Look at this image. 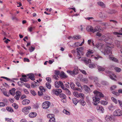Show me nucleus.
Masks as SVG:
<instances>
[{
  "instance_id": "f257e3e1",
  "label": "nucleus",
  "mask_w": 122,
  "mask_h": 122,
  "mask_svg": "<svg viewBox=\"0 0 122 122\" xmlns=\"http://www.w3.org/2000/svg\"><path fill=\"white\" fill-rule=\"evenodd\" d=\"M99 27V26H97L95 27L94 29L92 27L89 26L87 27L86 30L88 32H91L93 33H94L95 32L99 31L100 29Z\"/></svg>"
},
{
  "instance_id": "f03ea898",
  "label": "nucleus",
  "mask_w": 122,
  "mask_h": 122,
  "mask_svg": "<svg viewBox=\"0 0 122 122\" xmlns=\"http://www.w3.org/2000/svg\"><path fill=\"white\" fill-rule=\"evenodd\" d=\"M83 49V48L82 47L77 48L76 49L78 53L77 56L79 57V59L81 57V56L83 55V53L82 51Z\"/></svg>"
},
{
  "instance_id": "7ed1b4c3",
  "label": "nucleus",
  "mask_w": 122,
  "mask_h": 122,
  "mask_svg": "<svg viewBox=\"0 0 122 122\" xmlns=\"http://www.w3.org/2000/svg\"><path fill=\"white\" fill-rule=\"evenodd\" d=\"M93 101L92 102L93 104L96 106L100 102V99L97 96H96L93 97Z\"/></svg>"
},
{
  "instance_id": "20e7f679",
  "label": "nucleus",
  "mask_w": 122,
  "mask_h": 122,
  "mask_svg": "<svg viewBox=\"0 0 122 122\" xmlns=\"http://www.w3.org/2000/svg\"><path fill=\"white\" fill-rule=\"evenodd\" d=\"M62 92L61 89H53L51 93L52 94L58 96Z\"/></svg>"
},
{
  "instance_id": "39448f33",
  "label": "nucleus",
  "mask_w": 122,
  "mask_h": 122,
  "mask_svg": "<svg viewBox=\"0 0 122 122\" xmlns=\"http://www.w3.org/2000/svg\"><path fill=\"white\" fill-rule=\"evenodd\" d=\"M31 109V107L30 106L25 107L23 108L22 111L26 115L29 112V111Z\"/></svg>"
},
{
  "instance_id": "423d86ee",
  "label": "nucleus",
  "mask_w": 122,
  "mask_h": 122,
  "mask_svg": "<svg viewBox=\"0 0 122 122\" xmlns=\"http://www.w3.org/2000/svg\"><path fill=\"white\" fill-rule=\"evenodd\" d=\"M95 46L100 50H103L104 47V45L102 43H98L96 44Z\"/></svg>"
},
{
  "instance_id": "0eeeda50",
  "label": "nucleus",
  "mask_w": 122,
  "mask_h": 122,
  "mask_svg": "<svg viewBox=\"0 0 122 122\" xmlns=\"http://www.w3.org/2000/svg\"><path fill=\"white\" fill-rule=\"evenodd\" d=\"M114 116H120L122 115V111L119 109H117L113 112Z\"/></svg>"
},
{
  "instance_id": "6e6552de",
  "label": "nucleus",
  "mask_w": 122,
  "mask_h": 122,
  "mask_svg": "<svg viewBox=\"0 0 122 122\" xmlns=\"http://www.w3.org/2000/svg\"><path fill=\"white\" fill-rule=\"evenodd\" d=\"M104 54H112V51H111V47H106L104 50Z\"/></svg>"
},
{
  "instance_id": "1a4fd4ad",
  "label": "nucleus",
  "mask_w": 122,
  "mask_h": 122,
  "mask_svg": "<svg viewBox=\"0 0 122 122\" xmlns=\"http://www.w3.org/2000/svg\"><path fill=\"white\" fill-rule=\"evenodd\" d=\"M93 93L95 94H96V96H97V97H98L99 96L100 97H104V95L102 92H99L97 90L94 91Z\"/></svg>"
},
{
  "instance_id": "9d476101",
  "label": "nucleus",
  "mask_w": 122,
  "mask_h": 122,
  "mask_svg": "<svg viewBox=\"0 0 122 122\" xmlns=\"http://www.w3.org/2000/svg\"><path fill=\"white\" fill-rule=\"evenodd\" d=\"M50 104V102L46 101L44 102L42 104V107L44 109H46L48 108Z\"/></svg>"
},
{
  "instance_id": "9b49d317",
  "label": "nucleus",
  "mask_w": 122,
  "mask_h": 122,
  "mask_svg": "<svg viewBox=\"0 0 122 122\" xmlns=\"http://www.w3.org/2000/svg\"><path fill=\"white\" fill-rule=\"evenodd\" d=\"M96 109L98 112L101 113H103L104 111L103 107L101 105L97 106V107Z\"/></svg>"
},
{
  "instance_id": "f8f14e48",
  "label": "nucleus",
  "mask_w": 122,
  "mask_h": 122,
  "mask_svg": "<svg viewBox=\"0 0 122 122\" xmlns=\"http://www.w3.org/2000/svg\"><path fill=\"white\" fill-rule=\"evenodd\" d=\"M63 83L60 81H59L58 82L56 81L55 83V86L56 88H59L60 86H62V85Z\"/></svg>"
},
{
  "instance_id": "ddd939ff",
  "label": "nucleus",
  "mask_w": 122,
  "mask_h": 122,
  "mask_svg": "<svg viewBox=\"0 0 122 122\" xmlns=\"http://www.w3.org/2000/svg\"><path fill=\"white\" fill-rule=\"evenodd\" d=\"M69 73L71 75L73 76L77 74L78 73V71L76 70H74L73 71H69Z\"/></svg>"
},
{
  "instance_id": "4468645a",
  "label": "nucleus",
  "mask_w": 122,
  "mask_h": 122,
  "mask_svg": "<svg viewBox=\"0 0 122 122\" xmlns=\"http://www.w3.org/2000/svg\"><path fill=\"white\" fill-rule=\"evenodd\" d=\"M81 38V36L79 35H77L73 37L69 36V39H73L78 40L80 39Z\"/></svg>"
},
{
  "instance_id": "2eb2a0df",
  "label": "nucleus",
  "mask_w": 122,
  "mask_h": 122,
  "mask_svg": "<svg viewBox=\"0 0 122 122\" xmlns=\"http://www.w3.org/2000/svg\"><path fill=\"white\" fill-rule=\"evenodd\" d=\"M83 87L84 89L86 92H89L90 91V89L88 86L86 85H84Z\"/></svg>"
},
{
  "instance_id": "dca6fc26",
  "label": "nucleus",
  "mask_w": 122,
  "mask_h": 122,
  "mask_svg": "<svg viewBox=\"0 0 122 122\" xmlns=\"http://www.w3.org/2000/svg\"><path fill=\"white\" fill-rule=\"evenodd\" d=\"M79 77L80 78L79 79L82 82H84L85 83H87L88 82V80L86 78H83L82 79V76L81 75H79Z\"/></svg>"
},
{
  "instance_id": "f3484780",
  "label": "nucleus",
  "mask_w": 122,
  "mask_h": 122,
  "mask_svg": "<svg viewBox=\"0 0 122 122\" xmlns=\"http://www.w3.org/2000/svg\"><path fill=\"white\" fill-rule=\"evenodd\" d=\"M93 52L92 50H89L87 52L86 54V55L88 57H90V56L92 57L93 56L92 55Z\"/></svg>"
},
{
  "instance_id": "a211bd4d",
  "label": "nucleus",
  "mask_w": 122,
  "mask_h": 122,
  "mask_svg": "<svg viewBox=\"0 0 122 122\" xmlns=\"http://www.w3.org/2000/svg\"><path fill=\"white\" fill-rule=\"evenodd\" d=\"M37 115V113L35 112H31L29 114V117L31 118L34 117H36Z\"/></svg>"
},
{
  "instance_id": "6ab92c4d",
  "label": "nucleus",
  "mask_w": 122,
  "mask_h": 122,
  "mask_svg": "<svg viewBox=\"0 0 122 122\" xmlns=\"http://www.w3.org/2000/svg\"><path fill=\"white\" fill-rule=\"evenodd\" d=\"M28 76V78H30V79L31 80L34 81L35 80V78H34V74L31 73L27 75Z\"/></svg>"
},
{
  "instance_id": "aec40b11",
  "label": "nucleus",
  "mask_w": 122,
  "mask_h": 122,
  "mask_svg": "<svg viewBox=\"0 0 122 122\" xmlns=\"http://www.w3.org/2000/svg\"><path fill=\"white\" fill-rule=\"evenodd\" d=\"M97 4L102 8H104L105 7V5L104 3L102 2L99 1L97 3Z\"/></svg>"
},
{
  "instance_id": "412c9836",
  "label": "nucleus",
  "mask_w": 122,
  "mask_h": 122,
  "mask_svg": "<svg viewBox=\"0 0 122 122\" xmlns=\"http://www.w3.org/2000/svg\"><path fill=\"white\" fill-rule=\"evenodd\" d=\"M109 58L110 60H111L117 62L118 60L116 58L113 57L111 55H109Z\"/></svg>"
},
{
  "instance_id": "4be33fe9",
  "label": "nucleus",
  "mask_w": 122,
  "mask_h": 122,
  "mask_svg": "<svg viewBox=\"0 0 122 122\" xmlns=\"http://www.w3.org/2000/svg\"><path fill=\"white\" fill-rule=\"evenodd\" d=\"M30 102V101L29 100L25 99L23 100L22 103L23 105L28 104Z\"/></svg>"
},
{
  "instance_id": "5701e85b",
  "label": "nucleus",
  "mask_w": 122,
  "mask_h": 122,
  "mask_svg": "<svg viewBox=\"0 0 122 122\" xmlns=\"http://www.w3.org/2000/svg\"><path fill=\"white\" fill-rule=\"evenodd\" d=\"M109 77L111 79L115 81H116V79L114 78H116V76L114 74H112L111 75H110Z\"/></svg>"
},
{
  "instance_id": "b1692460",
  "label": "nucleus",
  "mask_w": 122,
  "mask_h": 122,
  "mask_svg": "<svg viewBox=\"0 0 122 122\" xmlns=\"http://www.w3.org/2000/svg\"><path fill=\"white\" fill-rule=\"evenodd\" d=\"M120 33H118L117 32H114L113 33L114 34L117 35V37H119V35H122V28L121 29V30L119 31Z\"/></svg>"
},
{
  "instance_id": "393cba45",
  "label": "nucleus",
  "mask_w": 122,
  "mask_h": 122,
  "mask_svg": "<svg viewBox=\"0 0 122 122\" xmlns=\"http://www.w3.org/2000/svg\"><path fill=\"white\" fill-rule=\"evenodd\" d=\"M73 102L75 105H76L77 103L79 102V100H78L77 99L75 98H74L72 100Z\"/></svg>"
},
{
  "instance_id": "a878e982",
  "label": "nucleus",
  "mask_w": 122,
  "mask_h": 122,
  "mask_svg": "<svg viewBox=\"0 0 122 122\" xmlns=\"http://www.w3.org/2000/svg\"><path fill=\"white\" fill-rule=\"evenodd\" d=\"M105 119L108 121H110L112 119V117L108 115H106L105 117Z\"/></svg>"
},
{
  "instance_id": "bb28decb",
  "label": "nucleus",
  "mask_w": 122,
  "mask_h": 122,
  "mask_svg": "<svg viewBox=\"0 0 122 122\" xmlns=\"http://www.w3.org/2000/svg\"><path fill=\"white\" fill-rule=\"evenodd\" d=\"M20 80L21 81H23L25 82L27 81L28 80V77H25L24 78L22 77L20 78Z\"/></svg>"
},
{
  "instance_id": "cd10ccee",
  "label": "nucleus",
  "mask_w": 122,
  "mask_h": 122,
  "mask_svg": "<svg viewBox=\"0 0 122 122\" xmlns=\"http://www.w3.org/2000/svg\"><path fill=\"white\" fill-rule=\"evenodd\" d=\"M6 109L8 111L10 112H14V111L13 109L10 107H7L6 108Z\"/></svg>"
},
{
  "instance_id": "c85d7f7f",
  "label": "nucleus",
  "mask_w": 122,
  "mask_h": 122,
  "mask_svg": "<svg viewBox=\"0 0 122 122\" xmlns=\"http://www.w3.org/2000/svg\"><path fill=\"white\" fill-rule=\"evenodd\" d=\"M78 102H80L81 104L83 106H84L86 104V102L85 101L82 99H80L79 100Z\"/></svg>"
},
{
  "instance_id": "c756f323",
  "label": "nucleus",
  "mask_w": 122,
  "mask_h": 122,
  "mask_svg": "<svg viewBox=\"0 0 122 122\" xmlns=\"http://www.w3.org/2000/svg\"><path fill=\"white\" fill-rule=\"evenodd\" d=\"M60 76L64 78H65L67 77L66 76L64 72L63 71H62L60 74Z\"/></svg>"
},
{
  "instance_id": "7c9ffc66",
  "label": "nucleus",
  "mask_w": 122,
  "mask_h": 122,
  "mask_svg": "<svg viewBox=\"0 0 122 122\" xmlns=\"http://www.w3.org/2000/svg\"><path fill=\"white\" fill-rule=\"evenodd\" d=\"M97 68L98 70L99 71H104L105 70V68L101 66H98Z\"/></svg>"
},
{
  "instance_id": "2f4dec72",
  "label": "nucleus",
  "mask_w": 122,
  "mask_h": 122,
  "mask_svg": "<svg viewBox=\"0 0 122 122\" xmlns=\"http://www.w3.org/2000/svg\"><path fill=\"white\" fill-rule=\"evenodd\" d=\"M54 117V115L53 114H48L47 115V118L50 119L52 118V117Z\"/></svg>"
},
{
  "instance_id": "473e14b6",
  "label": "nucleus",
  "mask_w": 122,
  "mask_h": 122,
  "mask_svg": "<svg viewBox=\"0 0 122 122\" xmlns=\"http://www.w3.org/2000/svg\"><path fill=\"white\" fill-rule=\"evenodd\" d=\"M46 85L47 88L49 89H50L51 87V86L49 82L46 83Z\"/></svg>"
},
{
  "instance_id": "72a5a7b5",
  "label": "nucleus",
  "mask_w": 122,
  "mask_h": 122,
  "mask_svg": "<svg viewBox=\"0 0 122 122\" xmlns=\"http://www.w3.org/2000/svg\"><path fill=\"white\" fill-rule=\"evenodd\" d=\"M101 84L107 86L109 85L107 81H103L101 82Z\"/></svg>"
},
{
  "instance_id": "f704fd0d",
  "label": "nucleus",
  "mask_w": 122,
  "mask_h": 122,
  "mask_svg": "<svg viewBox=\"0 0 122 122\" xmlns=\"http://www.w3.org/2000/svg\"><path fill=\"white\" fill-rule=\"evenodd\" d=\"M80 43L79 42H75L73 45L72 46L73 47H78L80 46Z\"/></svg>"
},
{
  "instance_id": "c9c22d12",
  "label": "nucleus",
  "mask_w": 122,
  "mask_h": 122,
  "mask_svg": "<svg viewBox=\"0 0 122 122\" xmlns=\"http://www.w3.org/2000/svg\"><path fill=\"white\" fill-rule=\"evenodd\" d=\"M90 78L92 80H94V81L96 82L97 81L98 79L97 77H90Z\"/></svg>"
},
{
  "instance_id": "e433bc0d",
  "label": "nucleus",
  "mask_w": 122,
  "mask_h": 122,
  "mask_svg": "<svg viewBox=\"0 0 122 122\" xmlns=\"http://www.w3.org/2000/svg\"><path fill=\"white\" fill-rule=\"evenodd\" d=\"M60 97L63 99L65 98L66 96L64 94L62 93L59 94Z\"/></svg>"
},
{
  "instance_id": "4c0bfd02",
  "label": "nucleus",
  "mask_w": 122,
  "mask_h": 122,
  "mask_svg": "<svg viewBox=\"0 0 122 122\" xmlns=\"http://www.w3.org/2000/svg\"><path fill=\"white\" fill-rule=\"evenodd\" d=\"M89 68H93L96 67V66L94 64H90L89 65Z\"/></svg>"
},
{
  "instance_id": "58836bf2",
  "label": "nucleus",
  "mask_w": 122,
  "mask_h": 122,
  "mask_svg": "<svg viewBox=\"0 0 122 122\" xmlns=\"http://www.w3.org/2000/svg\"><path fill=\"white\" fill-rule=\"evenodd\" d=\"M100 102L103 105H106L108 104V102H107L104 101H101Z\"/></svg>"
},
{
  "instance_id": "ea45409f",
  "label": "nucleus",
  "mask_w": 122,
  "mask_h": 122,
  "mask_svg": "<svg viewBox=\"0 0 122 122\" xmlns=\"http://www.w3.org/2000/svg\"><path fill=\"white\" fill-rule=\"evenodd\" d=\"M70 86L71 88L72 89L74 90L76 87H74V85L73 83L72 82H71L70 84Z\"/></svg>"
},
{
  "instance_id": "a19ab883",
  "label": "nucleus",
  "mask_w": 122,
  "mask_h": 122,
  "mask_svg": "<svg viewBox=\"0 0 122 122\" xmlns=\"http://www.w3.org/2000/svg\"><path fill=\"white\" fill-rule=\"evenodd\" d=\"M78 96L82 99H84V94L82 93H80L79 94Z\"/></svg>"
},
{
  "instance_id": "79ce46f5",
  "label": "nucleus",
  "mask_w": 122,
  "mask_h": 122,
  "mask_svg": "<svg viewBox=\"0 0 122 122\" xmlns=\"http://www.w3.org/2000/svg\"><path fill=\"white\" fill-rule=\"evenodd\" d=\"M115 70L117 72H120L121 71V68L118 67H115Z\"/></svg>"
},
{
  "instance_id": "37998d69",
  "label": "nucleus",
  "mask_w": 122,
  "mask_h": 122,
  "mask_svg": "<svg viewBox=\"0 0 122 122\" xmlns=\"http://www.w3.org/2000/svg\"><path fill=\"white\" fill-rule=\"evenodd\" d=\"M91 62V60L90 59L88 60L86 59L85 61L84 62V63L86 64H88L89 63H90Z\"/></svg>"
},
{
  "instance_id": "c03bdc74",
  "label": "nucleus",
  "mask_w": 122,
  "mask_h": 122,
  "mask_svg": "<svg viewBox=\"0 0 122 122\" xmlns=\"http://www.w3.org/2000/svg\"><path fill=\"white\" fill-rule=\"evenodd\" d=\"M111 99L116 104H117V99L114 97H111Z\"/></svg>"
},
{
  "instance_id": "a18cd8bd",
  "label": "nucleus",
  "mask_w": 122,
  "mask_h": 122,
  "mask_svg": "<svg viewBox=\"0 0 122 122\" xmlns=\"http://www.w3.org/2000/svg\"><path fill=\"white\" fill-rule=\"evenodd\" d=\"M49 122H55V118L54 117L50 119L49 120Z\"/></svg>"
},
{
  "instance_id": "49530a36",
  "label": "nucleus",
  "mask_w": 122,
  "mask_h": 122,
  "mask_svg": "<svg viewBox=\"0 0 122 122\" xmlns=\"http://www.w3.org/2000/svg\"><path fill=\"white\" fill-rule=\"evenodd\" d=\"M99 28L100 29V30H99V31H98V32H97L96 34V35L97 36H98L99 37L100 36H102V34L100 33L99 32L100 31V30H101V29L100 28V27L99 26Z\"/></svg>"
},
{
  "instance_id": "de8ad7c7",
  "label": "nucleus",
  "mask_w": 122,
  "mask_h": 122,
  "mask_svg": "<svg viewBox=\"0 0 122 122\" xmlns=\"http://www.w3.org/2000/svg\"><path fill=\"white\" fill-rule=\"evenodd\" d=\"M62 86H61V88L63 89L64 90H65L67 91H68V92H69V91L68 90V89L67 88H66L63 85L62 83Z\"/></svg>"
},
{
  "instance_id": "09e8293b",
  "label": "nucleus",
  "mask_w": 122,
  "mask_h": 122,
  "mask_svg": "<svg viewBox=\"0 0 122 122\" xmlns=\"http://www.w3.org/2000/svg\"><path fill=\"white\" fill-rule=\"evenodd\" d=\"M12 106L14 107L15 109H17L18 108V106L15 103H13L12 104Z\"/></svg>"
},
{
  "instance_id": "8fccbe9b",
  "label": "nucleus",
  "mask_w": 122,
  "mask_h": 122,
  "mask_svg": "<svg viewBox=\"0 0 122 122\" xmlns=\"http://www.w3.org/2000/svg\"><path fill=\"white\" fill-rule=\"evenodd\" d=\"M30 92L31 94L34 96H35L36 94V93L33 90H31L30 91Z\"/></svg>"
},
{
  "instance_id": "3c124183",
  "label": "nucleus",
  "mask_w": 122,
  "mask_h": 122,
  "mask_svg": "<svg viewBox=\"0 0 122 122\" xmlns=\"http://www.w3.org/2000/svg\"><path fill=\"white\" fill-rule=\"evenodd\" d=\"M79 70L83 74H84L85 75H86L87 74L86 72V71L85 70L81 69H79Z\"/></svg>"
},
{
  "instance_id": "603ef678",
  "label": "nucleus",
  "mask_w": 122,
  "mask_h": 122,
  "mask_svg": "<svg viewBox=\"0 0 122 122\" xmlns=\"http://www.w3.org/2000/svg\"><path fill=\"white\" fill-rule=\"evenodd\" d=\"M73 95L76 97H77L78 96V94L77 92H73Z\"/></svg>"
},
{
  "instance_id": "864d4df0",
  "label": "nucleus",
  "mask_w": 122,
  "mask_h": 122,
  "mask_svg": "<svg viewBox=\"0 0 122 122\" xmlns=\"http://www.w3.org/2000/svg\"><path fill=\"white\" fill-rule=\"evenodd\" d=\"M3 93L5 95L8 97H9L10 95L8 93H7L6 92H4Z\"/></svg>"
},
{
  "instance_id": "5fc2aeb1",
  "label": "nucleus",
  "mask_w": 122,
  "mask_h": 122,
  "mask_svg": "<svg viewBox=\"0 0 122 122\" xmlns=\"http://www.w3.org/2000/svg\"><path fill=\"white\" fill-rule=\"evenodd\" d=\"M38 95L40 96H41L43 95V93L41 91H39L38 92Z\"/></svg>"
},
{
  "instance_id": "6e6d98bb",
  "label": "nucleus",
  "mask_w": 122,
  "mask_h": 122,
  "mask_svg": "<svg viewBox=\"0 0 122 122\" xmlns=\"http://www.w3.org/2000/svg\"><path fill=\"white\" fill-rule=\"evenodd\" d=\"M35 48L31 46V47L29 48V50L30 52L33 51L35 49Z\"/></svg>"
},
{
  "instance_id": "4d7b16f0",
  "label": "nucleus",
  "mask_w": 122,
  "mask_h": 122,
  "mask_svg": "<svg viewBox=\"0 0 122 122\" xmlns=\"http://www.w3.org/2000/svg\"><path fill=\"white\" fill-rule=\"evenodd\" d=\"M60 73V71H58L56 70L55 71V74L57 75H58Z\"/></svg>"
},
{
  "instance_id": "13d9d810",
  "label": "nucleus",
  "mask_w": 122,
  "mask_h": 122,
  "mask_svg": "<svg viewBox=\"0 0 122 122\" xmlns=\"http://www.w3.org/2000/svg\"><path fill=\"white\" fill-rule=\"evenodd\" d=\"M21 93L19 91H17L16 92V95L20 96L21 95Z\"/></svg>"
},
{
  "instance_id": "bf43d9fd",
  "label": "nucleus",
  "mask_w": 122,
  "mask_h": 122,
  "mask_svg": "<svg viewBox=\"0 0 122 122\" xmlns=\"http://www.w3.org/2000/svg\"><path fill=\"white\" fill-rule=\"evenodd\" d=\"M63 112L67 115H68L69 113V112L65 109H64L63 110Z\"/></svg>"
},
{
  "instance_id": "052dcab7",
  "label": "nucleus",
  "mask_w": 122,
  "mask_h": 122,
  "mask_svg": "<svg viewBox=\"0 0 122 122\" xmlns=\"http://www.w3.org/2000/svg\"><path fill=\"white\" fill-rule=\"evenodd\" d=\"M20 96H18V95H16L15 97V99L16 100H18L20 98Z\"/></svg>"
},
{
  "instance_id": "680f3d73",
  "label": "nucleus",
  "mask_w": 122,
  "mask_h": 122,
  "mask_svg": "<svg viewBox=\"0 0 122 122\" xmlns=\"http://www.w3.org/2000/svg\"><path fill=\"white\" fill-rule=\"evenodd\" d=\"M24 85L28 88H29L30 87V85L29 84L25 83L24 84Z\"/></svg>"
},
{
  "instance_id": "e2e57ef3",
  "label": "nucleus",
  "mask_w": 122,
  "mask_h": 122,
  "mask_svg": "<svg viewBox=\"0 0 122 122\" xmlns=\"http://www.w3.org/2000/svg\"><path fill=\"white\" fill-rule=\"evenodd\" d=\"M33 28L32 27H29L28 28V30L30 32H31L32 31V30Z\"/></svg>"
},
{
  "instance_id": "0e129e2a",
  "label": "nucleus",
  "mask_w": 122,
  "mask_h": 122,
  "mask_svg": "<svg viewBox=\"0 0 122 122\" xmlns=\"http://www.w3.org/2000/svg\"><path fill=\"white\" fill-rule=\"evenodd\" d=\"M46 80L48 81L49 82H51V78L50 77H47L46 78Z\"/></svg>"
},
{
  "instance_id": "69168bd1",
  "label": "nucleus",
  "mask_w": 122,
  "mask_h": 122,
  "mask_svg": "<svg viewBox=\"0 0 122 122\" xmlns=\"http://www.w3.org/2000/svg\"><path fill=\"white\" fill-rule=\"evenodd\" d=\"M118 102L119 103L120 106L122 107V101L120 100H118Z\"/></svg>"
},
{
  "instance_id": "338daca9",
  "label": "nucleus",
  "mask_w": 122,
  "mask_h": 122,
  "mask_svg": "<svg viewBox=\"0 0 122 122\" xmlns=\"http://www.w3.org/2000/svg\"><path fill=\"white\" fill-rule=\"evenodd\" d=\"M116 87L117 86L116 85H114L111 87V89L112 90H113L115 89L116 88Z\"/></svg>"
},
{
  "instance_id": "774afa93",
  "label": "nucleus",
  "mask_w": 122,
  "mask_h": 122,
  "mask_svg": "<svg viewBox=\"0 0 122 122\" xmlns=\"http://www.w3.org/2000/svg\"><path fill=\"white\" fill-rule=\"evenodd\" d=\"M76 84L78 87H81V84L78 82H77L76 83Z\"/></svg>"
}]
</instances>
